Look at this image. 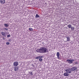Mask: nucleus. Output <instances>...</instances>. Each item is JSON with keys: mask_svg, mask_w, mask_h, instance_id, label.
Wrapping results in <instances>:
<instances>
[{"mask_svg": "<svg viewBox=\"0 0 79 79\" xmlns=\"http://www.w3.org/2000/svg\"><path fill=\"white\" fill-rule=\"evenodd\" d=\"M10 44V43L9 42H6V45H9Z\"/></svg>", "mask_w": 79, "mask_h": 79, "instance_id": "6ab92c4d", "label": "nucleus"}, {"mask_svg": "<svg viewBox=\"0 0 79 79\" xmlns=\"http://www.w3.org/2000/svg\"><path fill=\"white\" fill-rule=\"evenodd\" d=\"M43 56H38L35 58V59H42V58H43Z\"/></svg>", "mask_w": 79, "mask_h": 79, "instance_id": "39448f33", "label": "nucleus"}, {"mask_svg": "<svg viewBox=\"0 0 79 79\" xmlns=\"http://www.w3.org/2000/svg\"><path fill=\"white\" fill-rule=\"evenodd\" d=\"M19 64V63L18 61H15L13 63V65L15 67L17 66Z\"/></svg>", "mask_w": 79, "mask_h": 79, "instance_id": "20e7f679", "label": "nucleus"}, {"mask_svg": "<svg viewBox=\"0 0 79 79\" xmlns=\"http://www.w3.org/2000/svg\"><path fill=\"white\" fill-rule=\"evenodd\" d=\"M75 61V60H72V59H68L66 60V61L67 62H68V63L69 64H71L72 63H73V62Z\"/></svg>", "mask_w": 79, "mask_h": 79, "instance_id": "7ed1b4c3", "label": "nucleus"}, {"mask_svg": "<svg viewBox=\"0 0 79 79\" xmlns=\"http://www.w3.org/2000/svg\"><path fill=\"white\" fill-rule=\"evenodd\" d=\"M67 27H68L69 28H70L71 27H71V24H69L67 26Z\"/></svg>", "mask_w": 79, "mask_h": 79, "instance_id": "9d476101", "label": "nucleus"}, {"mask_svg": "<svg viewBox=\"0 0 79 79\" xmlns=\"http://www.w3.org/2000/svg\"><path fill=\"white\" fill-rule=\"evenodd\" d=\"M77 67H72V68H71V70H72V71H75L77 70Z\"/></svg>", "mask_w": 79, "mask_h": 79, "instance_id": "0eeeda50", "label": "nucleus"}, {"mask_svg": "<svg viewBox=\"0 0 79 79\" xmlns=\"http://www.w3.org/2000/svg\"><path fill=\"white\" fill-rule=\"evenodd\" d=\"M66 38L67 39V41H69L70 40V38L69 37H68L67 36Z\"/></svg>", "mask_w": 79, "mask_h": 79, "instance_id": "f8f14e48", "label": "nucleus"}, {"mask_svg": "<svg viewBox=\"0 0 79 79\" xmlns=\"http://www.w3.org/2000/svg\"><path fill=\"white\" fill-rule=\"evenodd\" d=\"M70 28H71V30L72 31H74V30H75V27H71Z\"/></svg>", "mask_w": 79, "mask_h": 79, "instance_id": "ddd939ff", "label": "nucleus"}, {"mask_svg": "<svg viewBox=\"0 0 79 79\" xmlns=\"http://www.w3.org/2000/svg\"><path fill=\"white\" fill-rule=\"evenodd\" d=\"M69 75V74L66 73H64V76L68 77V76Z\"/></svg>", "mask_w": 79, "mask_h": 79, "instance_id": "9b49d317", "label": "nucleus"}, {"mask_svg": "<svg viewBox=\"0 0 79 79\" xmlns=\"http://www.w3.org/2000/svg\"><path fill=\"white\" fill-rule=\"evenodd\" d=\"M39 59V61H40V62L42 61V60H43L42 59Z\"/></svg>", "mask_w": 79, "mask_h": 79, "instance_id": "a211bd4d", "label": "nucleus"}, {"mask_svg": "<svg viewBox=\"0 0 79 79\" xmlns=\"http://www.w3.org/2000/svg\"><path fill=\"white\" fill-rule=\"evenodd\" d=\"M71 70H72L70 68H68L66 69L65 71L66 73H71Z\"/></svg>", "mask_w": 79, "mask_h": 79, "instance_id": "f03ea898", "label": "nucleus"}, {"mask_svg": "<svg viewBox=\"0 0 79 79\" xmlns=\"http://www.w3.org/2000/svg\"><path fill=\"white\" fill-rule=\"evenodd\" d=\"M4 29L6 30V31H8V29L7 28H4Z\"/></svg>", "mask_w": 79, "mask_h": 79, "instance_id": "4be33fe9", "label": "nucleus"}, {"mask_svg": "<svg viewBox=\"0 0 79 79\" xmlns=\"http://www.w3.org/2000/svg\"><path fill=\"white\" fill-rule=\"evenodd\" d=\"M30 74L31 75V76H33V73H32V72L30 73Z\"/></svg>", "mask_w": 79, "mask_h": 79, "instance_id": "aec40b11", "label": "nucleus"}, {"mask_svg": "<svg viewBox=\"0 0 79 79\" xmlns=\"http://www.w3.org/2000/svg\"><path fill=\"white\" fill-rule=\"evenodd\" d=\"M10 37V35H7V37Z\"/></svg>", "mask_w": 79, "mask_h": 79, "instance_id": "412c9836", "label": "nucleus"}, {"mask_svg": "<svg viewBox=\"0 0 79 79\" xmlns=\"http://www.w3.org/2000/svg\"><path fill=\"white\" fill-rule=\"evenodd\" d=\"M5 32H2V35H5Z\"/></svg>", "mask_w": 79, "mask_h": 79, "instance_id": "f3484780", "label": "nucleus"}, {"mask_svg": "<svg viewBox=\"0 0 79 79\" xmlns=\"http://www.w3.org/2000/svg\"><path fill=\"white\" fill-rule=\"evenodd\" d=\"M5 1H0L1 2V3L2 4H4L5 2Z\"/></svg>", "mask_w": 79, "mask_h": 79, "instance_id": "4468645a", "label": "nucleus"}, {"mask_svg": "<svg viewBox=\"0 0 79 79\" xmlns=\"http://www.w3.org/2000/svg\"><path fill=\"white\" fill-rule=\"evenodd\" d=\"M39 17H40V16H39L38 14L36 15V16H35L36 18H39Z\"/></svg>", "mask_w": 79, "mask_h": 79, "instance_id": "dca6fc26", "label": "nucleus"}, {"mask_svg": "<svg viewBox=\"0 0 79 79\" xmlns=\"http://www.w3.org/2000/svg\"><path fill=\"white\" fill-rule=\"evenodd\" d=\"M4 26L6 27H9V24H8V23H6L4 24Z\"/></svg>", "mask_w": 79, "mask_h": 79, "instance_id": "1a4fd4ad", "label": "nucleus"}, {"mask_svg": "<svg viewBox=\"0 0 79 79\" xmlns=\"http://www.w3.org/2000/svg\"><path fill=\"white\" fill-rule=\"evenodd\" d=\"M47 51V49L45 47H42L40 49H37L36 51L38 53H46Z\"/></svg>", "mask_w": 79, "mask_h": 79, "instance_id": "f257e3e1", "label": "nucleus"}, {"mask_svg": "<svg viewBox=\"0 0 79 79\" xmlns=\"http://www.w3.org/2000/svg\"><path fill=\"white\" fill-rule=\"evenodd\" d=\"M57 59H60V57L59 56H60L59 54V52H57Z\"/></svg>", "mask_w": 79, "mask_h": 79, "instance_id": "6e6552de", "label": "nucleus"}, {"mask_svg": "<svg viewBox=\"0 0 79 79\" xmlns=\"http://www.w3.org/2000/svg\"><path fill=\"white\" fill-rule=\"evenodd\" d=\"M29 31H33V29L32 28H29Z\"/></svg>", "mask_w": 79, "mask_h": 79, "instance_id": "2eb2a0df", "label": "nucleus"}, {"mask_svg": "<svg viewBox=\"0 0 79 79\" xmlns=\"http://www.w3.org/2000/svg\"><path fill=\"white\" fill-rule=\"evenodd\" d=\"M18 67H14V69L15 71H18Z\"/></svg>", "mask_w": 79, "mask_h": 79, "instance_id": "423d86ee", "label": "nucleus"}]
</instances>
